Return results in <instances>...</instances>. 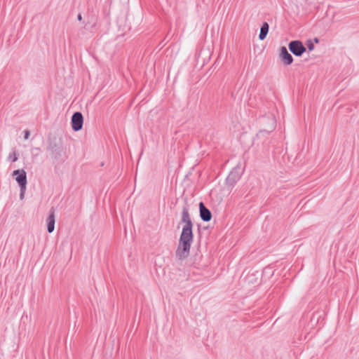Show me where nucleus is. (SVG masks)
<instances>
[{
    "label": "nucleus",
    "mask_w": 359,
    "mask_h": 359,
    "mask_svg": "<svg viewBox=\"0 0 359 359\" xmlns=\"http://www.w3.org/2000/svg\"><path fill=\"white\" fill-rule=\"evenodd\" d=\"M182 222L184 223V226L182 228L176 250V255L180 259H184L189 255L191 245L193 241V224L187 208H184L182 210Z\"/></svg>",
    "instance_id": "f257e3e1"
},
{
    "label": "nucleus",
    "mask_w": 359,
    "mask_h": 359,
    "mask_svg": "<svg viewBox=\"0 0 359 359\" xmlns=\"http://www.w3.org/2000/svg\"><path fill=\"white\" fill-rule=\"evenodd\" d=\"M288 47L290 50L296 56H301L306 51V48L299 41H291Z\"/></svg>",
    "instance_id": "f03ea898"
},
{
    "label": "nucleus",
    "mask_w": 359,
    "mask_h": 359,
    "mask_svg": "<svg viewBox=\"0 0 359 359\" xmlns=\"http://www.w3.org/2000/svg\"><path fill=\"white\" fill-rule=\"evenodd\" d=\"M13 175L15 176V180L18 183L20 188L26 189L27 174L24 170H15L13 172Z\"/></svg>",
    "instance_id": "7ed1b4c3"
},
{
    "label": "nucleus",
    "mask_w": 359,
    "mask_h": 359,
    "mask_svg": "<svg viewBox=\"0 0 359 359\" xmlns=\"http://www.w3.org/2000/svg\"><path fill=\"white\" fill-rule=\"evenodd\" d=\"M83 118L81 112H75L72 116V127L74 131L80 130L83 127Z\"/></svg>",
    "instance_id": "20e7f679"
},
{
    "label": "nucleus",
    "mask_w": 359,
    "mask_h": 359,
    "mask_svg": "<svg viewBox=\"0 0 359 359\" xmlns=\"http://www.w3.org/2000/svg\"><path fill=\"white\" fill-rule=\"evenodd\" d=\"M280 57L283 62L286 65H289L293 62L292 56L288 53L287 48L284 46L280 48Z\"/></svg>",
    "instance_id": "39448f33"
},
{
    "label": "nucleus",
    "mask_w": 359,
    "mask_h": 359,
    "mask_svg": "<svg viewBox=\"0 0 359 359\" xmlns=\"http://www.w3.org/2000/svg\"><path fill=\"white\" fill-rule=\"evenodd\" d=\"M200 215L204 222H209L212 218L210 211L204 205L203 203H199Z\"/></svg>",
    "instance_id": "423d86ee"
},
{
    "label": "nucleus",
    "mask_w": 359,
    "mask_h": 359,
    "mask_svg": "<svg viewBox=\"0 0 359 359\" xmlns=\"http://www.w3.org/2000/svg\"><path fill=\"white\" fill-rule=\"evenodd\" d=\"M55 212L53 209L50 210V214L47 218V230L48 233H52L55 229Z\"/></svg>",
    "instance_id": "0eeeda50"
},
{
    "label": "nucleus",
    "mask_w": 359,
    "mask_h": 359,
    "mask_svg": "<svg viewBox=\"0 0 359 359\" xmlns=\"http://www.w3.org/2000/svg\"><path fill=\"white\" fill-rule=\"evenodd\" d=\"M269 26L268 23L264 22L260 29V33L259 35V39L260 40H264L266 38V36L268 34V32H269Z\"/></svg>",
    "instance_id": "6e6552de"
},
{
    "label": "nucleus",
    "mask_w": 359,
    "mask_h": 359,
    "mask_svg": "<svg viewBox=\"0 0 359 359\" xmlns=\"http://www.w3.org/2000/svg\"><path fill=\"white\" fill-rule=\"evenodd\" d=\"M239 179V176L236 175L235 172H231L228 177H227V182L229 183L233 184V182H236Z\"/></svg>",
    "instance_id": "1a4fd4ad"
},
{
    "label": "nucleus",
    "mask_w": 359,
    "mask_h": 359,
    "mask_svg": "<svg viewBox=\"0 0 359 359\" xmlns=\"http://www.w3.org/2000/svg\"><path fill=\"white\" fill-rule=\"evenodd\" d=\"M8 158V160L11 161L12 162L17 161L18 159L17 153L15 151H13L12 154H10Z\"/></svg>",
    "instance_id": "9d476101"
},
{
    "label": "nucleus",
    "mask_w": 359,
    "mask_h": 359,
    "mask_svg": "<svg viewBox=\"0 0 359 359\" xmlns=\"http://www.w3.org/2000/svg\"><path fill=\"white\" fill-rule=\"evenodd\" d=\"M24 139L25 140H28L30 135V132L28 130H24Z\"/></svg>",
    "instance_id": "9b49d317"
},
{
    "label": "nucleus",
    "mask_w": 359,
    "mask_h": 359,
    "mask_svg": "<svg viewBox=\"0 0 359 359\" xmlns=\"http://www.w3.org/2000/svg\"><path fill=\"white\" fill-rule=\"evenodd\" d=\"M25 190L26 189H22V188H20V199H23L24 198V195H25Z\"/></svg>",
    "instance_id": "f8f14e48"
},
{
    "label": "nucleus",
    "mask_w": 359,
    "mask_h": 359,
    "mask_svg": "<svg viewBox=\"0 0 359 359\" xmlns=\"http://www.w3.org/2000/svg\"><path fill=\"white\" fill-rule=\"evenodd\" d=\"M308 48L309 50H313V48H314V46L313 43H310L309 46H308Z\"/></svg>",
    "instance_id": "ddd939ff"
},
{
    "label": "nucleus",
    "mask_w": 359,
    "mask_h": 359,
    "mask_svg": "<svg viewBox=\"0 0 359 359\" xmlns=\"http://www.w3.org/2000/svg\"><path fill=\"white\" fill-rule=\"evenodd\" d=\"M272 121H273V123H272V126L271 127V130H272L274 128V121H273V119L272 120Z\"/></svg>",
    "instance_id": "4468645a"
},
{
    "label": "nucleus",
    "mask_w": 359,
    "mask_h": 359,
    "mask_svg": "<svg viewBox=\"0 0 359 359\" xmlns=\"http://www.w3.org/2000/svg\"><path fill=\"white\" fill-rule=\"evenodd\" d=\"M81 19H82V16H81V14H79V15H78V20H81Z\"/></svg>",
    "instance_id": "2eb2a0df"
},
{
    "label": "nucleus",
    "mask_w": 359,
    "mask_h": 359,
    "mask_svg": "<svg viewBox=\"0 0 359 359\" xmlns=\"http://www.w3.org/2000/svg\"><path fill=\"white\" fill-rule=\"evenodd\" d=\"M265 132H266V130H260L259 135H261Z\"/></svg>",
    "instance_id": "dca6fc26"
}]
</instances>
